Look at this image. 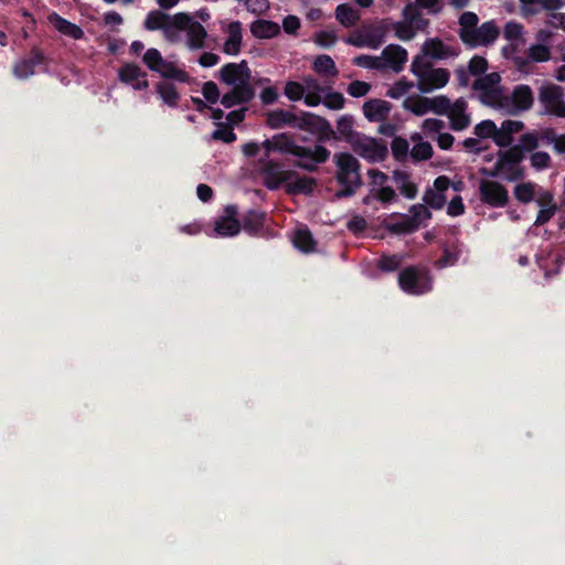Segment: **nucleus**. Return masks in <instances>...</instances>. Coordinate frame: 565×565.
<instances>
[{"label":"nucleus","instance_id":"32","mask_svg":"<svg viewBox=\"0 0 565 565\" xmlns=\"http://www.w3.org/2000/svg\"><path fill=\"white\" fill-rule=\"evenodd\" d=\"M335 19L345 28L353 26L361 18L360 12L348 3L335 8Z\"/></svg>","mask_w":565,"mask_h":565},{"label":"nucleus","instance_id":"41","mask_svg":"<svg viewBox=\"0 0 565 565\" xmlns=\"http://www.w3.org/2000/svg\"><path fill=\"white\" fill-rule=\"evenodd\" d=\"M527 57L535 63H543L550 61L551 45L543 43L531 44L527 49Z\"/></svg>","mask_w":565,"mask_h":565},{"label":"nucleus","instance_id":"53","mask_svg":"<svg viewBox=\"0 0 565 565\" xmlns=\"http://www.w3.org/2000/svg\"><path fill=\"white\" fill-rule=\"evenodd\" d=\"M487 70L488 61L483 56L475 55L468 63V71L473 76H483L486 75Z\"/></svg>","mask_w":565,"mask_h":565},{"label":"nucleus","instance_id":"38","mask_svg":"<svg viewBox=\"0 0 565 565\" xmlns=\"http://www.w3.org/2000/svg\"><path fill=\"white\" fill-rule=\"evenodd\" d=\"M264 217L263 213L250 211L245 215L241 226L249 234H257L264 226Z\"/></svg>","mask_w":565,"mask_h":565},{"label":"nucleus","instance_id":"51","mask_svg":"<svg viewBox=\"0 0 565 565\" xmlns=\"http://www.w3.org/2000/svg\"><path fill=\"white\" fill-rule=\"evenodd\" d=\"M411 216L408 217L416 224V228L424 222L431 217L430 211L424 204H415L409 210Z\"/></svg>","mask_w":565,"mask_h":565},{"label":"nucleus","instance_id":"17","mask_svg":"<svg viewBox=\"0 0 565 565\" xmlns=\"http://www.w3.org/2000/svg\"><path fill=\"white\" fill-rule=\"evenodd\" d=\"M207 31L192 15L186 13L185 29L183 31V40L186 49L190 51H199L205 47Z\"/></svg>","mask_w":565,"mask_h":565},{"label":"nucleus","instance_id":"14","mask_svg":"<svg viewBox=\"0 0 565 565\" xmlns=\"http://www.w3.org/2000/svg\"><path fill=\"white\" fill-rule=\"evenodd\" d=\"M539 100L546 114L565 118V99L561 86L555 84L543 85L539 92Z\"/></svg>","mask_w":565,"mask_h":565},{"label":"nucleus","instance_id":"52","mask_svg":"<svg viewBox=\"0 0 565 565\" xmlns=\"http://www.w3.org/2000/svg\"><path fill=\"white\" fill-rule=\"evenodd\" d=\"M445 128V122L437 118H427L422 124L423 132L434 139Z\"/></svg>","mask_w":565,"mask_h":565},{"label":"nucleus","instance_id":"49","mask_svg":"<svg viewBox=\"0 0 565 565\" xmlns=\"http://www.w3.org/2000/svg\"><path fill=\"white\" fill-rule=\"evenodd\" d=\"M541 136L536 131H530L521 136L519 148L524 151H533L540 146Z\"/></svg>","mask_w":565,"mask_h":565},{"label":"nucleus","instance_id":"30","mask_svg":"<svg viewBox=\"0 0 565 565\" xmlns=\"http://www.w3.org/2000/svg\"><path fill=\"white\" fill-rule=\"evenodd\" d=\"M393 181L395 182L399 192L407 199H415L418 190L416 184L411 180L409 175L404 171H394Z\"/></svg>","mask_w":565,"mask_h":565},{"label":"nucleus","instance_id":"19","mask_svg":"<svg viewBox=\"0 0 565 565\" xmlns=\"http://www.w3.org/2000/svg\"><path fill=\"white\" fill-rule=\"evenodd\" d=\"M381 71L391 70L395 73L401 72L407 62V51L399 45L390 44L381 53Z\"/></svg>","mask_w":565,"mask_h":565},{"label":"nucleus","instance_id":"63","mask_svg":"<svg viewBox=\"0 0 565 565\" xmlns=\"http://www.w3.org/2000/svg\"><path fill=\"white\" fill-rule=\"evenodd\" d=\"M338 41V36L332 31H320L315 34L313 42L321 47L333 46Z\"/></svg>","mask_w":565,"mask_h":565},{"label":"nucleus","instance_id":"5","mask_svg":"<svg viewBox=\"0 0 565 565\" xmlns=\"http://www.w3.org/2000/svg\"><path fill=\"white\" fill-rule=\"evenodd\" d=\"M333 161L337 180L344 188L339 195H352L362 183L359 160L350 152H338L333 156Z\"/></svg>","mask_w":565,"mask_h":565},{"label":"nucleus","instance_id":"55","mask_svg":"<svg viewBox=\"0 0 565 565\" xmlns=\"http://www.w3.org/2000/svg\"><path fill=\"white\" fill-rule=\"evenodd\" d=\"M411 156L415 160H427L433 156V147L427 141H420L414 145Z\"/></svg>","mask_w":565,"mask_h":565},{"label":"nucleus","instance_id":"10","mask_svg":"<svg viewBox=\"0 0 565 565\" xmlns=\"http://www.w3.org/2000/svg\"><path fill=\"white\" fill-rule=\"evenodd\" d=\"M350 147L356 154L371 163L381 162L387 156V147L382 140L363 134L352 135Z\"/></svg>","mask_w":565,"mask_h":565},{"label":"nucleus","instance_id":"44","mask_svg":"<svg viewBox=\"0 0 565 565\" xmlns=\"http://www.w3.org/2000/svg\"><path fill=\"white\" fill-rule=\"evenodd\" d=\"M479 22V18L473 12H463L459 18V36L461 41L466 38V32L470 33Z\"/></svg>","mask_w":565,"mask_h":565},{"label":"nucleus","instance_id":"33","mask_svg":"<svg viewBox=\"0 0 565 565\" xmlns=\"http://www.w3.org/2000/svg\"><path fill=\"white\" fill-rule=\"evenodd\" d=\"M403 107L416 116H424L429 113V98L418 95L406 97Z\"/></svg>","mask_w":565,"mask_h":565},{"label":"nucleus","instance_id":"12","mask_svg":"<svg viewBox=\"0 0 565 565\" xmlns=\"http://www.w3.org/2000/svg\"><path fill=\"white\" fill-rule=\"evenodd\" d=\"M320 118L312 114H305L298 117L294 113L285 109H275L269 111L266 117V124L271 129H279L285 126L294 127L300 130H309L319 121Z\"/></svg>","mask_w":565,"mask_h":565},{"label":"nucleus","instance_id":"27","mask_svg":"<svg viewBox=\"0 0 565 565\" xmlns=\"http://www.w3.org/2000/svg\"><path fill=\"white\" fill-rule=\"evenodd\" d=\"M49 23L62 35L68 36L74 40L83 38V30L75 23L62 18L56 12H52L47 15Z\"/></svg>","mask_w":565,"mask_h":565},{"label":"nucleus","instance_id":"15","mask_svg":"<svg viewBox=\"0 0 565 565\" xmlns=\"http://www.w3.org/2000/svg\"><path fill=\"white\" fill-rule=\"evenodd\" d=\"M480 201L491 207H503L509 203V191L501 183L493 180L479 182Z\"/></svg>","mask_w":565,"mask_h":565},{"label":"nucleus","instance_id":"40","mask_svg":"<svg viewBox=\"0 0 565 565\" xmlns=\"http://www.w3.org/2000/svg\"><path fill=\"white\" fill-rule=\"evenodd\" d=\"M416 86L413 82L408 81L407 78L403 77L398 81L394 82L387 89L386 96L393 99H399L404 96H406L412 88Z\"/></svg>","mask_w":565,"mask_h":565},{"label":"nucleus","instance_id":"31","mask_svg":"<svg viewBox=\"0 0 565 565\" xmlns=\"http://www.w3.org/2000/svg\"><path fill=\"white\" fill-rule=\"evenodd\" d=\"M302 87H306V105L316 107L321 103V94L323 92L317 79L308 76L302 81Z\"/></svg>","mask_w":565,"mask_h":565},{"label":"nucleus","instance_id":"7","mask_svg":"<svg viewBox=\"0 0 565 565\" xmlns=\"http://www.w3.org/2000/svg\"><path fill=\"white\" fill-rule=\"evenodd\" d=\"M142 62L150 71L158 73L164 78L174 79L180 83H188L190 81L189 74L175 61L163 58L159 50L154 47L148 49L143 53Z\"/></svg>","mask_w":565,"mask_h":565},{"label":"nucleus","instance_id":"2","mask_svg":"<svg viewBox=\"0 0 565 565\" xmlns=\"http://www.w3.org/2000/svg\"><path fill=\"white\" fill-rule=\"evenodd\" d=\"M220 81L232 89L221 98L225 108L248 103L255 92L250 84L252 73L245 61L241 63H227L218 71Z\"/></svg>","mask_w":565,"mask_h":565},{"label":"nucleus","instance_id":"59","mask_svg":"<svg viewBox=\"0 0 565 565\" xmlns=\"http://www.w3.org/2000/svg\"><path fill=\"white\" fill-rule=\"evenodd\" d=\"M353 64L367 70L381 71L380 56L359 55L353 58Z\"/></svg>","mask_w":565,"mask_h":565},{"label":"nucleus","instance_id":"45","mask_svg":"<svg viewBox=\"0 0 565 565\" xmlns=\"http://www.w3.org/2000/svg\"><path fill=\"white\" fill-rule=\"evenodd\" d=\"M503 35L508 41L524 43V28L518 22L510 21L505 23Z\"/></svg>","mask_w":565,"mask_h":565},{"label":"nucleus","instance_id":"64","mask_svg":"<svg viewBox=\"0 0 565 565\" xmlns=\"http://www.w3.org/2000/svg\"><path fill=\"white\" fill-rule=\"evenodd\" d=\"M13 74L20 79H25L34 74V66L28 58L19 61L13 67Z\"/></svg>","mask_w":565,"mask_h":565},{"label":"nucleus","instance_id":"13","mask_svg":"<svg viewBox=\"0 0 565 565\" xmlns=\"http://www.w3.org/2000/svg\"><path fill=\"white\" fill-rule=\"evenodd\" d=\"M403 14L406 21H390V30L394 31L399 40L409 41L416 35L417 29L425 25L427 21L420 18L414 4H407L404 8Z\"/></svg>","mask_w":565,"mask_h":565},{"label":"nucleus","instance_id":"60","mask_svg":"<svg viewBox=\"0 0 565 565\" xmlns=\"http://www.w3.org/2000/svg\"><path fill=\"white\" fill-rule=\"evenodd\" d=\"M402 260L403 258L399 255L382 256L377 266L383 271H394L401 266Z\"/></svg>","mask_w":565,"mask_h":565},{"label":"nucleus","instance_id":"21","mask_svg":"<svg viewBox=\"0 0 565 565\" xmlns=\"http://www.w3.org/2000/svg\"><path fill=\"white\" fill-rule=\"evenodd\" d=\"M236 214L235 206H227L225 209L224 214L215 221L214 232L217 236L231 237L239 233L242 226L236 218Z\"/></svg>","mask_w":565,"mask_h":565},{"label":"nucleus","instance_id":"58","mask_svg":"<svg viewBox=\"0 0 565 565\" xmlns=\"http://www.w3.org/2000/svg\"><path fill=\"white\" fill-rule=\"evenodd\" d=\"M387 230L392 233H411L416 230V224L407 216L395 223H387Z\"/></svg>","mask_w":565,"mask_h":565},{"label":"nucleus","instance_id":"24","mask_svg":"<svg viewBox=\"0 0 565 565\" xmlns=\"http://www.w3.org/2000/svg\"><path fill=\"white\" fill-rule=\"evenodd\" d=\"M450 180L440 175L434 181L431 189H428L424 193V202L433 209H441L446 202L445 192L449 189Z\"/></svg>","mask_w":565,"mask_h":565},{"label":"nucleus","instance_id":"46","mask_svg":"<svg viewBox=\"0 0 565 565\" xmlns=\"http://www.w3.org/2000/svg\"><path fill=\"white\" fill-rule=\"evenodd\" d=\"M451 104V100L445 95L435 96L429 98V113L447 116Z\"/></svg>","mask_w":565,"mask_h":565},{"label":"nucleus","instance_id":"48","mask_svg":"<svg viewBox=\"0 0 565 565\" xmlns=\"http://www.w3.org/2000/svg\"><path fill=\"white\" fill-rule=\"evenodd\" d=\"M547 196V204L544 205L537 213V216H536V220L534 222V224L536 226H540V225H543L545 224L546 222H548L552 216L556 213V204L553 202V198L552 195H546Z\"/></svg>","mask_w":565,"mask_h":565},{"label":"nucleus","instance_id":"42","mask_svg":"<svg viewBox=\"0 0 565 565\" xmlns=\"http://www.w3.org/2000/svg\"><path fill=\"white\" fill-rule=\"evenodd\" d=\"M536 184L533 182H522L515 185L513 194L521 203H530L535 196Z\"/></svg>","mask_w":565,"mask_h":565},{"label":"nucleus","instance_id":"34","mask_svg":"<svg viewBox=\"0 0 565 565\" xmlns=\"http://www.w3.org/2000/svg\"><path fill=\"white\" fill-rule=\"evenodd\" d=\"M294 245L301 252L309 253L315 249L316 242L307 227H298L292 237Z\"/></svg>","mask_w":565,"mask_h":565},{"label":"nucleus","instance_id":"50","mask_svg":"<svg viewBox=\"0 0 565 565\" xmlns=\"http://www.w3.org/2000/svg\"><path fill=\"white\" fill-rule=\"evenodd\" d=\"M337 128L340 135L350 145V138L352 135H360L361 132L353 130V119L351 116H342L337 121Z\"/></svg>","mask_w":565,"mask_h":565},{"label":"nucleus","instance_id":"1","mask_svg":"<svg viewBox=\"0 0 565 565\" xmlns=\"http://www.w3.org/2000/svg\"><path fill=\"white\" fill-rule=\"evenodd\" d=\"M262 146L266 150V157H269L273 151L297 157V166L307 171H315L330 156V151L326 147L321 145H316L313 148L299 146L287 134L275 135L270 139H266Z\"/></svg>","mask_w":565,"mask_h":565},{"label":"nucleus","instance_id":"11","mask_svg":"<svg viewBox=\"0 0 565 565\" xmlns=\"http://www.w3.org/2000/svg\"><path fill=\"white\" fill-rule=\"evenodd\" d=\"M401 289L409 295H423L433 288V279L425 268L407 267L398 275Z\"/></svg>","mask_w":565,"mask_h":565},{"label":"nucleus","instance_id":"54","mask_svg":"<svg viewBox=\"0 0 565 565\" xmlns=\"http://www.w3.org/2000/svg\"><path fill=\"white\" fill-rule=\"evenodd\" d=\"M551 156L546 151H535L530 156L531 167L537 171L551 166Z\"/></svg>","mask_w":565,"mask_h":565},{"label":"nucleus","instance_id":"37","mask_svg":"<svg viewBox=\"0 0 565 565\" xmlns=\"http://www.w3.org/2000/svg\"><path fill=\"white\" fill-rule=\"evenodd\" d=\"M170 20L171 18H169V15L166 13L159 10H153L147 14L145 20V28L149 31H163Z\"/></svg>","mask_w":565,"mask_h":565},{"label":"nucleus","instance_id":"8","mask_svg":"<svg viewBox=\"0 0 565 565\" xmlns=\"http://www.w3.org/2000/svg\"><path fill=\"white\" fill-rule=\"evenodd\" d=\"M390 31V20H380L373 24L364 25L359 31L345 39V42L355 47H369L376 50L385 41Z\"/></svg>","mask_w":565,"mask_h":565},{"label":"nucleus","instance_id":"29","mask_svg":"<svg viewBox=\"0 0 565 565\" xmlns=\"http://www.w3.org/2000/svg\"><path fill=\"white\" fill-rule=\"evenodd\" d=\"M250 32L258 39H271L279 34L278 23L268 20H256L250 24Z\"/></svg>","mask_w":565,"mask_h":565},{"label":"nucleus","instance_id":"36","mask_svg":"<svg viewBox=\"0 0 565 565\" xmlns=\"http://www.w3.org/2000/svg\"><path fill=\"white\" fill-rule=\"evenodd\" d=\"M312 68L316 73L324 76H337L338 70L334 64V61L326 54L319 55L313 64Z\"/></svg>","mask_w":565,"mask_h":565},{"label":"nucleus","instance_id":"16","mask_svg":"<svg viewBox=\"0 0 565 565\" xmlns=\"http://www.w3.org/2000/svg\"><path fill=\"white\" fill-rule=\"evenodd\" d=\"M499 29L493 21H487L480 26H476L470 33L466 32L462 42L471 47L487 46L498 39Z\"/></svg>","mask_w":565,"mask_h":565},{"label":"nucleus","instance_id":"18","mask_svg":"<svg viewBox=\"0 0 565 565\" xmlns=\"http://www.w3.org/2000/svg\"><path fill=\"white\" fill-rule=\"evenodd\" d=\"M269 157L260 160V173L267 188L277 189L282 182H287L292 173L282 168L281 164L273 162Z\"/></svg>","mask_w":565,"mask_h":565},{"label":"nucleus","instance_id":"20","mask_svg":"<svg viewBox=\"0 0 565 565\" xmlns=\"http://www.w3.org/2000/svg\"><path fill=\"white\" fill-rule=\"evenodd\" d=\"M118 78L137 90H145L149 87L147 73L136 64L128 63L120 67Z\"/></svg>","mask_w":565,"mask_h":565},{"label":"nucleus","instance_id":"47","mask_svg":"<svg viewBox=\"0 0 565 565\" xmlns=\"http://www.w3.org/2000/svg\"><path fill=\"white\" fill-rule=\"evenodd\" d=\"M285 95L291 102L303 99L306 103V87L299 82L289 81L285 85Z\"/></svg>","mask_w":565,"mask_h":565},{"label":"nucleus","instance_id":"4","mask_svg":"<svg viewBox=\"0 0 565 565\" xmlns=\"http://www.w3.org/2000/svg\"><path fill=\"white\" fill-rule=\"evenodd\" d=\"M523 153L519 147H510L497 153L495 161L483 173L491 178H499L508 182H514L523 178Z\"/></svg>","mask_w":565,"mask_h":565},{"label":"nucleus","instance_id":"28","mask_svg":"<svg viewBox=\"0 0 565 565\" xmlns=\"http://www.w3.org/2000/svg\"><path fill=\"white\" fill-rule=\"evenodd\" d=\"M186 13H177L162 31L164 39L170 43H180L183 40Z\"/></svg>","mask_w":565,"mask_h":565},{"label":"nucleus","instance_id":"57","mask_svg":"<svg viewBox=\"0 0 565 565\" xmlns=\"http://www.w3.org/2000/svg\"><path fill=\"white\" fill-rule=\"evenodd\" d=\"M367 177L370 179V193L374 192L379 188L385 186L388 180V177L377 169H370L367 171Z\"/></svg>","mask_w":565,"mask_h":565},{"label":"nucleus","instance_id":"25","mask_svg":"<svg viewBox=\"0 0 565 565\" xmlns=\"http://www.w3.org/2000/svg\"><path fill=\"white\" fill-rule=\"evenodd\" d=\"M456 54L457 53L452 47L446 45L439 39H429L424 42L422 46V54L418 56H425L426 60L431 58L439 61L452 57Z\"/></svg>","mask_w":565,"mask_h":565},{"label":"nucleus","instance_id":"9","mask_svg":"<svg viewBox=\"0 0 565 565\" xmlns=\"http://www.w3.org/2000/svg\"><path fill=\"white\" fill-rule=\"evenodd\" d=\"M534 103L533 90L529 85H516L511 93L505 90L499 111L505 115H518L529 110Z\"/></svg>","mask_w":565,"mask_h":565},{"label":"nucleus","instance_id":"23","mask_svg":"<svg viewBox=\"0 0 565 565\" xmlns=\"http://www.w3.org/2000/svg\"><path fill=\"white\" fill-rule=\"evenodd\" d=\"M450 120L451 128L460 131L468 128L471 125V117L468 113V103L465 98L456 99L447 114Z\"/></svg>","mask_w":565,"mask_h":565},{"label":"nucleus","instance_id":"61","mask_svg":"<svg viewBox=\"0 0 565 565\" xmlns=\"http://www.w3.org/2000/svg\"><path fill=\"white\" fill-rule=\"evenodd\" d=\"M218 128L211 135L212 140H221L225 143H231L236 140V135L232 128L217 124Z\"/></svg>","mask_w":565,"mask_h":565},{"label":"nucleus","instance_id":"39","mask_svg":"<svg viewBox=\"0 0 565 565\" xmlns=\"http://www.w3.org/2000/svg\"><path fill=\"white\" fill-rule=\"evenodd\" d=\"M156 90L160 98L170 107H174L179 100V94L174 85L166 82L157 84Z\"/></svg>","mask_w":565,"mask_h":565},{"label":"nucleus","instance_id":"3","mask_svg":"<svg viewBox=\"0 0 565 565\" xmlns=\"http://www.w3.org/2000/svg\"><path fill=\"white\" fill-rule=\"evenodd\" d=\"M411 72L416 78L417 89L424 94L445 87L450 79L448 70L435 67L425 56L413 58Z\"/></svg>","mask_w":565,"mask_h":565},{"label":"nucleus","instance_id":"35","mask_svg":"<svg viewBox=\"0 0 565 565\" xmlns=\"http://www.w3.org/2000/svg\"><path fill=\"white\" fill-rule=\"evenodd\" d=\"M316 186V181L312 178L303 177L297 178L296 180H291V178L287 181L286 188L288 193L298 194H309L313 191Z\"/></svg>","mask_w":565,"mask_h":565},{"label":"nucleus","instance_id":"62","mask_svg":"<svg viewBox=\"0 0 565 565\" xmlns=\"http://www.w3.org/2000/svg\"><path fill=\"white\" fill-rule=\"evenodd\" d=\"M392 153L397 160H404L409 151V145L406 139L394 138L391 145Z\"/></svg>","mask_w":565,"mask_h":565},{"label":"nucleus","instance_id":"43","mask_svg":"<svg viewBox=\"0 0 565 565\" xmlns=\"http://www.w3.org/2000/svg\"><path fill=\"white\" fill-rule=\"evenodd\" d=\"M372 198L381 201L384 204H387L394 202L397 195L393 188L386 184L385 186L379 188L374 192L370 193V195L365 196L363 199V203L369 204Z\"/></svg>","mask_w":565,"mask_h":565},{"label":"nucleus","instance_id":"22","mask_svg":"<svg viewBox=\"0 0 565 565\" xmlns=\"http://www.w3.org/2000/svg\"><path fill=\"white\" fill-rule=\"evenodd\" d=\"M226 38L223 43V52L227 55H237L243 43V29L239 21H233L222 28Z\"/></svg>","mask_w":565,"mask_h":565},{"label":"nucleus","instance_id":"56","mask_svg":"<svg viewBox=\"0 0 565 565\" xmlns=\"http://www.w3.org/2000/svg\"><path fill=\"white\" fill-rule=\"evenodd\" d=\"M497 132V125L494 121L487 119L475 126V135L478 138H493V135Z\"/></svg>","mask_w":565,"mask_h":565},{"label":"nucleus","instance_id":"6","mask_svg":"<svg viewBox=\"0 0 565 565\" xmlns=\"http://www.w3.org/2000/svg\"><path fill=\"white\" fill-rule=\"evenodd\" d=\"M501 75L497 72L486 74L478 77L473 84L472 89L477 94L479 100L495 110H499L500 103L503 99L505 88L501 85Z\"/></svg>","mask_w":565,"mask_h":565},{"label":"nucleus","instance_id":"26","mask_svg":"<svg viewBox=\"0 0 565 565\" xmlns=\"http://www.w3.org/2000/svg\"><path fill=\"white\" fill-rule=\"evenodd\" d=\"M392 106L383 99H371L364 103L363 114L370 121L379 122L388 118Z\"/></svg>","mask_w":565,"mask_h":565}]
</instances>
